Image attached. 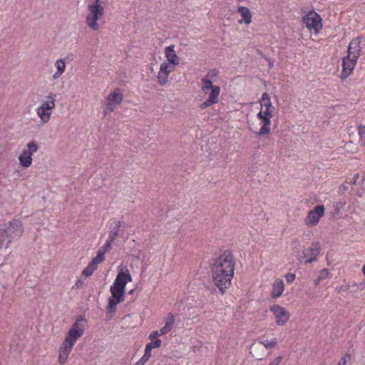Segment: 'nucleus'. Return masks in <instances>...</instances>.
Here are the masks:
<instances>
[{
	"mask_svg": "<svg viewBox=\"0 0 365 365\" xmlns=\"http://www.w3.org/2000/svg\"><path fill=\"white\" fill-rule=\"evenodd\" d=\"M132 281V277L128 269H120L110 286V291L112 296L108 299L107 313L115 312L116 305L125 301V285Z\"/></svg>",
	"mask_w": 365,
	"mask_h": 365,
	"instance_id": "obj_1",
	"label": "nucleus"
},
{
	"mask_svg": "<svg viewBox=\"0 0 365 365\" xmlns=\"http://www.w3.org/2000/svg\"><path fill=\"white\" fill-rule=\"evenodd\" d=\"M235 258L230 250L224 251L219 257L212 259L211 269L218 271H228L227 273L234 272Z\"/></svg>",
	"mask_w": 365,
	"mask_h": 365,
	"instance_id": "obj_2",
	"label": "nucleus"
},
{
	"mask_svg": "<svg viewBox=\"0 0 365 365\" xmlns=\"http://www.w3.org/2000/svg\"><path fill=\"white\" fill-rule=\"evenodd\" d=\"M227 272L211 269L212 282L222 294L231 286V281L234 276V272L227 273Z\"/></svg>",
	"mask_w": 365,
	"mask_h": 365,
	"instance_id": "obj_3",
	"label": "nucleus"
},
{
	"mask_svg": "<svg viewBox=\"0 0 365 365\" xmlns=\"http://www.w3.org/2000/svg\"><path fill=\"white\" fill-rule=\"evenodd\" d=\"M56 95H49L41 101V106L36 108V113L43 123L49 121L52 110L55 107Z\"/></svg>",
	"mask_w": 365,
	"mask_h": 365,
	"instance_id": "obj_4",
	"label": "nucleus"
},
{
	"mask_svg": "<svg viewBox=\"0 0 365 365\" xmlns=\"http://www.w3.org/2000/svg\"><path fill=\"white\" fill-rule=\"evenodd\" d=\"M88 9L90 13L86 16V24L93 30L96 31L99 29L97 21L103 16V7L98 2H93L88 5Z\"/></svg>",
	"mask_w": 365,
	"mask_h": 365,
	"instance_id": "obj_5",
	"label": "nucleus"
},
{
	"mask_svg": "<svg viewBox=\"0 0 365 365\" xmlns=\"http://www.w3.org/2000/svg\"><path fill=\"white\" fill-rule=\"evenodd\" d=\"M303 23L310 31L313 30L315 34H318L322 29L321 16L314 11H309L303 16Z\"/></svg>",
	"mask_w": 365,
	"mask_h": 365,
	"instance_id": "obj_6",
	"label": "nucleus"
},
{
	"mask_svg": "<svg viewBox=\"0 0 365 365\" xmlns=\"http://www.w3.org/2000/svg\"><path fill=\"white\" fill-rule=\"evenodd\" d=\"M84 321V318L81 317L78 320L75 322V323L72 325L71 329H69L65 341L68 342L71 345H74L76 342L77 339L81 337L84 331V327L81 324V322Z\"/></svg>",
	"mask_w": 365,
	"mask_h": 365,
	"instance_id": "obj_7",
	"label": "nucleus"
},
{
	"mask_svg": "<svg viewBox=\"0 0 365 365\" xmlns=\"http://www.w3.org/2000/svg\"><path fill=\"white\" fill-rule=\"evenodd\" d=\"M3 230L6 231L7 237L10 239L11 242L19 239L24 232L21 222L19 220H13L10 222L9 225Z\"/></svg>",
	"mask_w": 365,
	"mask_h": 365,
	"instance_id": "obj_8",
	"label": "nucleus"
},
{
	"mask_svg": "<svg viewBox=\"0 0 365 365\" xmlns=\"http://www.w3.org/2000/svg\"><path fill=\"white\" fill-rule=\"evenodd\" d=\"M321 251V246L319 242H315L312 244L311 247L304 249L302 252L303 256H300L299 259L302 262V258H305V264H310L317 259V257L319 255Z\"/></svg>",
	"mask_w": 365,
	"mask_h": 365,
	"instance_id": "obj_9",
	"label": "nucleus"
},
{
	"mask_svg": "<svg viewBox=\"0 0 365 365\" xmlns=\"http://www.w3.org/2000/svg\"><path fill=\"white\" fill-rule=\"evenodd\" d=\"M270 310L277 319L276 323L278 326H283L289 321L290 314L284 307L274 304L270 307Z\"/></svg>",
	"mask_w": 365,
	"mask_h": 365,
	"instance_id": "obj_10",
	"label": "nucleus"
},
{
	"mask_svg": "<svg viewBox=\"0 0 365 365\" xmlns=\"http://www.w3.org/2000/svg\"><path fill=\"white\" fill-rule=\"evenodd\" d=\"M122 101V93H110L106 98V109L103 111V115L106 116L108 113L113 111L116 106L120 104Z\"/></svg>",
	"mask_w": 365,
	"mask_h": 365,
	"instance_id": "obj_11",
	"label": "nucleus"
},
{
	"mask_svg": "<svg viewBox=\"0 0 365 365\" xmlns=\"http://www.w3.org/2000/svg\"><path fill=\"white\" fill-rule=\"evenodd\" d=\"M261 110L257 113V117L272 118L274 110V107L270 102V98L267 93H263L262 98L260 101Z\"/></svg>",
	"mask_w": 365,
	"mask_h": 365,
	"instance_id": "obj_12",
	"label": "nucleus"
},
{
	"mask_svg": "<svg viewBox=\"0 0 365 365\" xmlns=\"http://www.w3.org/2000/svg\"><path fill=\"white\" fill-rule=\"evenodd\" d=\"M324 205H319L310 210L306 220L307 225L311 226L316 225L319 222V219L324 215Z\"/></svg>",
	"mask_w": 365,
	"mask_h": 365,
	"instance_id": "obj_13",
	"label": "nucleus"
},
{
	"mask_svg": "<svg viewBox=\"0 0 365 365\" xmlns=\"http://www.w3.org/2000/svg\"><path fill=\"white\" fill-rule=\"evenodd\" d=\"M361 42V37H356L350 41L347 51V58L351 57L352 58H354V61H357V59L360 56L361 50L360 46Z\"/></svg>",
	"mask_w": 365,
	"mask_h": 365,
	"instance_id": "obj_14",
	"label": "nucleus"
},
{
	"mask_svg": "<svg viewBox=\"0 0 365 365\" xmlns=\"http://www.w3.org/2000/svg\"><path fill=\"white\" fill-rule=\"evenodd\" d=\"M356 61H354V58L350 57L347 58V56L344 57L342 59V67L343 70L341 73V78L342 79L346 78L353 71Z\"/></svg>",
	"mask_w": 365,
	"mask_h": 365,
	"instance_id": "obj_15",
	"label": "nucleus"
},
{
	"mask_svg": "<svg viewBox=\"0 0 365 365\" xmlns=\"http://www.w3.org/2000/svg\"><path fill=\"white\" fill-rule=\"evenodd\" d=\"M74 345H71L66 341L62 343L58 351V361L61 364H64L68 359V355L71 353Z\"/></svg>",
	"mask_w": 365,
	"mask_h": 365,
	"instance_id": "obj_16",
	"label": "nucleus"
},
{
	"mask_svg": "<svg viewBox=\"0 0 365 365\" xmlns=\"http://www.w3.org/2000/svg\"><path fill=\"white\" fill-rule=\"evenodd\" d=\"M165 54L168 62L173 65L180 64V58L176 55L175 51V45H170L165 48Z\"/></svg>",
	"mask_w": 365,
	"mask_h": 365,
	"instance_id": "obj_17",
	"label": "nucleus"
},
{
	"mask_svg": "<svg viewBox=\"0 0 365 365\" xmlns=\"http://www.w3.org/2000/svg\"><path fill=\"white\" fill-rule=\"evenodd\" d=\"M261 120V128L259 130L257 133V135L263 136L266 134H268L270 133V118L268 117L262 116V117H257Z\"/></svg>",
	"mask_w": 365,
	"mask_h": 365,
	"instance_id": "obj_18",
	"label": "nucleus"
},
{
	"mask_svg": "<svg viewBox=\"0 0 365 365\" xmlns=\"http://www.w3.org/2000/svg\"><path fill=\"white\" fill-rule=\"evenodd\" d=\"M284 289V282L281 279H277L272 285V298H278L279 297Z\"/></svg>",
	"mask_w": 365,
	"mask_h": 365,
	"instance_id": "obj_19",
	"label": "nucleus"
},
{
	"mask_svg": "<svg viewBox=\"0 0 365 365\" xmlns=\"http://www.w3.org/2000/svg\"><path fill=\"white\" fill-rule=\"evenodd\" d=\"M237 12L240 14L241 16L243 19L244 22L246 24H250L252 21V14L250 9L246 6H238Z\"/></svg>",
	"mask_w": 365,
	"mask_h": 365,
	"instance_id": "obj_20",
	"label": "nucleus"
},
{
	"mask_svg": "<svg viewBox=\"0 0 365 365\" xmlns=\"http://www.w3.org/2000/svg\"><path fill=\"white\" fill-rule=\"evenodd\" d=\"M220 93H210L209 98L200 105V108L203 110L208 106L217 103Z\"/></svg>",
	"mask_w": 365,
	"mask_h": 365,
	"instance_id": "obj_21",
	"label": "nucleus"
},
{
	"mask_svg": "<svg viewBox=\"0 0 365 365\" xmlns=\"http://www.w3.org/2000/svg\"><path fill=\"white\" fill-rule=\"evenodd\" d=\"M19 160L20 164L25 168L29 167L32 163L31 155L24 150H23L22 153L19 155Z\"/></svg>",
	"mask_w": 365,
	"mask_h": 365,
	"instance_id": "obj_22",
	"label": "nucleus"
},
{
	"mask_svg": "<svg viewBox=\"0 0 365 365\" xmlns=\"http://www.w3.org/2000/svg\"><path fill=\"white\" fill-rule=\"evenodd\" d=\"M115 226L111 228V230L108 233V238L110 240L115 241V238L118 236L120 232V228L122 226L121 221L114 222Z\"/></svg>",
	"mask_w": 365,
	"mask_h": 365,
	"instance_id": "obj_23",
	"label": "nucleus"
},
{
	"mask_svg": "<svg viewBox=\"0 0 365 365\" xmlns=\"http://www.w3.org/2000/svg\"><path fill=\"white\" fill-rule=\"evenodd\" d=\"M176 65H173L170 62H163L160 65V71L165 76H168L169 73L173 71Z\"/></svg>",
	"mask_w": 365,
	"mask_h": 365,
	"instance_id": "obj_24",
	"label": "nucleus"
},
{
	"mask_svg": "<svg viewBox=\"0 0 365 365\" xmlns=\"http://www.w3.org/2000/svg\"><path fill=\"white\" fill-rule=\"evenodd\" d=\"M55 66L56 67L57 71L54 73L53 78H57L63 73L66 64L63 59H59L56 62Z\"/></svg>",
	"mask_w": 365,
	"mask_h": 365,
	"instance_id": "obj_25",
	"label": "nucleus"
},
{
	"mask_svg": "<svg viewBox=\"0 0 365 365\" xmlns=\"http://www.w3.org/2000/svg\"><path fill=\"white\" fill-rule=\"evenodd\" d=\"M11 242V240L7 237L6 231H4L3 229H0V247H8Z\"/></svg>",
	"mask_w": 365,
	"mask_h": 365,
	"instance_id": "obj_26",
	"label": "nucleus"
},
{
	"mask_svg": "<svg viewBox=\"0 0 365 365\" xmlns=\"http://www.w3.org/2000/svg\"><path fill=\"white\" fill-rule=\"evenodd\" d=\"M38 146L37 143H36L35 141H31L27 144V149H26L25 150L32 155L33 153H36L38 150Z\"/></svg>",
	"mask_w": 365,
	"mask_h": 365,
	"instance_id": "obj_27",
	"label": "nucleus"
},
{
	"mask_svg": "<svg viewBox=\"0 0 365 365\" xmlns=\"http://www.w3.org/2000/svg\"><path fill=\"white\" fill-rule=\"evenodd\" d=\"M213 83L214 82L204 77L201 81L202 89L203 91H205V89L209 90L212 86Z\"/></svg>",
	"mask_w": 365,
	"mask_h": 365,
	"instance_id": "obj_28",
	"label": "nucleus"
},
{
	"mask_svg": "<svg viewBox=\"0 0 365 365\" xmlns=\"http://www.w3.org/2000/svg\"><path fill=\"white\" fill-rule=\"evenodd\" d=\"M105 259L103 252H102L101 250H99L97 252V255L96 257H94L91 260L98 264L99 263L102 262Z\"/></svg>",
	"mask_w": 365,
	"mask_h": 365,
	"instance_id": "obj_29",
	"label": "nucleus"
},
{
	"mask_svg": "<svg viewBox=\"0 0 365 365\" xmlns=\"http://www.w3.org/2000/svg\"><path fill=\"white\" fill-rule=\"evenodd\" d=\"M218 73L219 72L217 69H212L207 72L205 77L207 78L208 79L212 81L215 83Z\"/></svg>",
	"mask_w": 365,
	"mask_h": 365,
	"instance_id": "obj_30",
	"label": "nucleus"
},
{
	"mask_svg": "<svg viewBox=\"0 0 365 365\" xmlns=\"http://www.w3.org/2000/svg\"><path fill=\"white\" fill-rule=\"evenodd\" d=\"M175 323V316L172 313H170L168 316L165 318V326L172 329L173 324Z\"/></svg>",
	"mask_w": 365,
	"mask_h": 365,
	"instance_id": "obj_31",
	"label": "nucleus"
},
{
	"mask_svg": "<svg viewBox=\"0 0 365 365\" xmlns=\"http://www.w3.org/2000/svg\"><path fill=\"white\" fill-rule=\"evenodd\" d=\"M261 344H262L264 347L267 349L274 348L277 344V339H273L272 341L265 340L264 341H260Z\"/></svg>",
	"mask_w": 365,
	"mask_h": 365,
	"instance_id": "obj_32",
	"label": "nucleus"
},
{
	"mask_svg": "<svg viewBox=\"0 0 365 365\" xmlns=\"http://www.w3.org/2000/svg\"><path fill=\"white\" fill-rule=\"evenodd\" d=\"M114 242V241L110 240V239H108L105 243V245L101 247L102 252H103V254L105 255L106 252H108L110 251L112 248V244Z\"/></svg>",
	"mask_w": 365,
	"mask_h": 365,
	"instance_id": "obj_33",
	"label": "nucleus"
},
{
	"mask_svg": "<svg viewBox=\"0 0 365 365\" xmlns=\"http://www.w3.org/2000/svg\"><path fill=\"white\" fill-rule=\"evenodd\" d=\"M162 341L160 339H155L152 340L151 342L148 343L149 345H151V348L155 349L161 346Z\"/></svg>",
	"mask_w": 365,
	"mask_h": 365,
	"instance_id": "obj_34",
	"label": "nucleus"
},
{
	"mask_svg": "<svg viewBox=\"0 0 365 365\" xmlns=\"http://www.w3.org/2000/svg\"><path fill=\"white\" fill-rule=\"evenodd\" d=\"M168 76H165L163 73H161L160 71H159V73H158V81H159V83L161 85L165 84L168 81Z\"/></svg>",
	"mask_w": 365,
	"mask_h": 365,
	"instance_id": "obj_35",
	"label": "nucleus"
},
{
	"mask_svg": "<svg viewBox=\"0 0 365 365\" xmlns=\"http://www.w3.org/2000/svg\"><path fill=\"white\" fill-rule=\"evenodd\" d=\"M296 278V275L294 273H288L285 275V279L287 283H292Z\"/></svg>",
	"mask_w": 365,
	"mask_h": 365,
	"instance_id": "obj_36",
	"label": "nucleus"
},
{
	"mask_svg": "<svg viewBox=\"0 0 365 365\" xmlns=\"http://www.w3.org/2000/svg\"><path fill=\"white\" fill-rule=\"evenodd\" d=\"M152 349L153 348H151V345H149L148 343L145 346V353L143 355L150 359L151 357Z\"/></svg>",
	"mask_w": 365,
	"mask_h": 365,
	"instance_id": "obj_37",
	"label": "nucleus"
},
{
	"mask_svg": "<svg viewBox=\"0 0 365 365\" xmlns=\"http://www.w3.org/2000/svg\"><path fill=\"white\" fill-rule=\"evenodd\" d=\"M358 131L361 138H365V125L359 124L358 125Z\"/></svg>",
	"mask_w": 365,
	"mask_h": 365,
	"instance_id": "obj_38",
	"label": "nucleus"
},
{
	"mask_svg": "<svg viewBox=\"0 0 365 365\" xmlns=\"http://www.w3.org/2000/svg\"><path fill=\"white\" fill-rule=\"evenodd\" d=\"M161 336V334H160V332L159 331L156 330V331H152L150 335H149V339L150 340H155V339H158L157 337Z\"/></svg>",
	"mask_w": 365,
	"mask_h": 365,
	"instance_id": "obj_39",
	"label": "nucleus"
},
{
	"mask_svg": "<svg viewBox=\"0 0 365 365\" xmlns=\"http://www.w3.org/2000/svg\"><path fill=\"white\" fill-rule=\"evenodd\" d=\"M93 272L94 271L93 269L87 266L84 268L82 273L84 276L89 277L93 273Z\"/></svg>",
	"mask_w": 365,
	"mask_h": 365,
	"instance_id": "obj_40",
	"label": "nucleus"
},
{
	"mask_svg": "<svg viewBox=\"0 0 365 365\" xmlns=\"http://www.w3.org/2000/svg\"><path fill=\"white\" fill-rule=\"evenodd\" d=\"M149 360V358L146 357L145 356H143L140 360H138L135 365H145V363Z\"/></svg>",
	"mask_w": 365,
	"mask_h": 365,
	"instance_id": "obj_41",
	"label": "nucleus"
},
{
	"mask_svg": "<svg viewBox=\"0 0 365 365\" xmlns=\"http://www.w3.org/2000/svg\"><path fill=\"white\" fill-rule=\"evenodd\" d=\"M170 330H171V329H170L169 327H168L167 326L165 325L159 330V332H160V334L164 335V334H166L167 333H168Z\"/></svg>",
	"mask_w": 365,
	"mask_h": 365,
	"instance_id": "obj_42",
	"label": "nucleus"
},
{
	"mask_svg": "<svg viewBox=\"0 0 365 365\" xmlns=\"http://www.w3.org/2000/svg\"><path fill=\"white\" fill-rule=\"evenodd\" d=\"M346 357L350 359L351 358V355L349 354H346L344 357L341 358L339 360V361L338 363V365H345L346 364Z\"/></svg>",
	"mask_w": 365,
	"mask_h": 365,
	"instance_id": "obj_43",
	"label": "nucleus"
},
{
	"mask_svg": "<svg viewBox=\"0 0 365 365\" xmlns=\"http://www.w3.org/2000/svg\"><path fill=\"white\" fill-rule=\"evenodd\" d=\"M282 356H277L268 365H279L280 364V362L282 361Z\"/></svg>",
	"mask_w": 365,
	"mask_h": 365,
	"instance_id": "obj_44",
	"label": "nucleus"
},
{
	"mask_svg": "<svg viewBox=\"0 0 365 365\" xmlns=\"http://www.w3.org/2000/svg\"><path fill=\"white\" fill-rule=\"evenodd\" d=\"M83 282L81 279H78L75 284V288L78 289L83 287Z\"/></svg>",
	"mask_w": 365,
	"mask_h": 365,
	"instance_id": "obj_45",
	"label": "nucleus"
},
{
	"mask_svg": "<svg viewBox=\"0 0 365 365\" xmlns=\"http://www.w3.org/2000/svg\"><path fill=\"white\" fill-rule=\"evenodd\" d=\"M88 267H90L91 269H93V271L96 270L97 269V267H98V264L94 263L92 260L89 262V264H88Z\"/></svg>",
	"mask_w": 365,
	"mask_h": 365,
	"instance_id": "obj_46",
	"label": "nucleus"
},
{
	"mask_svg": "<svg viewBox=\"0 0 365 365\" xmlns=\"http://www.w3.org/2000/svg\"><path fill=\"white\" fill-rule=\"evenodd\" d=\"M292 245L294 247V248H295L297 246H299L300 245L299 240L298 239H294L292 242Z\"/></svg>",
	"mask_w": 365,
	"mask_h": 365,
	"instance_id": "obj_47",
	"label": "nucleus"
},
{
	"mask_svg": "<svg viewBox=\"0 0 365 365\" xmlns=\"http://www.w3.org/2000/svg\"><path fill=\"white\" fill-rule=\"evenodd\" d=\"M209 90H210V91H220V87L219 86L212 85Z\"/></svg>",
	"mask_w": 365,
	"mask_h": 365,
	"instance_id": "obj_48",
	"label": "nucleus"
},
{
	"mask_svg": "<svg viewBox=\"0 0 365 365\" xmlns=\"http://www.w3.org/2000/svg\"><path fill=\"white\" fill-rule=\"evenodd\" d=\"M267 60H268V61H269V67H272V66H273V63L271 62L270 58H267Z\"/></svg>",
	"mask_w": 365,
	"mask_h": 365,
	"instance_id": "obj_49",
	"label": "nucleus"
},
{
	"mask_svg": "<svg viewBox=\"0 0 365 365\" xmlns=\"http://www.w3.org/2000/svg\"><path fill=\"white\" fill-rule=\"evenodd\" d=\"M134 291H135V289H131V290H130V291L128 292V294H133Z\"/></svg>",
	"mask_w": 365,
	"mask_h": 365,
	"instance_id": "obj_50",
	"label": "nucleus"
},
{
	"mask_svg": "<svg viewBox=\"0 0 365 365\" xmlns=\"http://www.w3.org/2000/svg\"><path fill=\"white\" fill-rule=\"evenodd\" d=\"M362 272H363V274L365 275V264L364 265V267L362 268Z\"/></svg>",
	"mask_w": 365,
	"mask_h": 365,
	"instance_id": "obj_51",
	"label": "nucleus"
},
{
	"mask_svg": "<svg viewBox=\"0 0 365 365\" xmlns=\"http://www.w3.org/2000/svg\"><path fill=\"white\" fill-rule=\"evenodd\" d=\"M113 91L118 92V91H120V90L118 88H115Z\"/></svg>",
	"mask_w": 365,
	"mask_h": 365,
	"instance_id": "obj_52",
	"label": "nucleus"
},
{
	"mask_svg": "<svg viewBox=\"0 0 365 365\" xmlns=\"http://www.w3.org/2000/svg\"><path fill=\"white\" fill-rule=\"evenodd\" d=\"M323 272H325L327 274L328 273V271L327 269H324Z\"/></svg>",
	"mask_w": 365,
	"mask_h": 365,
	"instance_id": "obj_53",
	"label": "nucleus"
},
{
	"mask_svg": "<svg viewBox=\"0 0 365 365\" xmlns=\"http://www.w3.org/2000/svg\"><path fill=\"white\" fill-rule=\"evenodd\" d=\"M100 0H96L95 2H98L99 4Z\"/></svg>",
	"mask_w": 365,
	"mask_h": 365,
	"instance_id": "obj_54",
	"label": "nucleus"
},
{
	"mask_svg": "<svg viewBox=\"0 0 365 365\" xmlns=\"http://www.w3.org/2000/svg\"><path fill=\"white\" fill-rule=\"evenodd\" d=\"M318 281H319V279H317V281L315 282V284H318Z\"/></svg>",
	"mask_w": 365,
	"mask_h": 365,
	"instance_id": "obj_55",
	"label": "nucleus"
}]
</instances>
